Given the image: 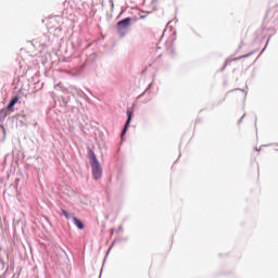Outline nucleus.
Masks as SVG:
<instances>
[{
  "instance_id": "f257e3e1",
  "label": "nucleus",
  "mask_w": 278,
  "mask_h": 278,
  "mask_svg": "<svg viewBox=\"0 0 278 278\" xmlns=\"http://www.w3.org/2000/svg\"><path fill=\"white\" fill-rule=\"evenodd\" d=\"M90 164L92 167V177L93 179H101L103 175V169L101 168V165L99 164V160H97V155L92 154L90 157Z\"/></svg>"
},
{
  "instance_id": "f03ea898",
  "label": "nucleus",
  "mask_w": 278,
  "mask_h": 278,
  "mask_svg": "<svg viewBox=\"0 0 278 278\" xmlns=\"http://www.w3.org/2000/svg\"><path fill=\"white\" fill-rule=\"evenodd\" d=\"M131 25V17H126L116 24L117 34L123 38L127 34V29Z\"/></svg>"
},
{
  "instance_id": "7ed1b4c3",
  "label": "nucleus",
  "mask_w": 278,
  "mask_h": 278,
  "mask_svg": "<svg viewBox=\"0 0 278 278\" xmlns=\"http://www.w3.org/2000/svg\"><path fill=\"white\" fill-rule=\"evenodd\" d=\"M126 114H127L128 118H127L124 129L122 131V138H123V136H125V134H127V129H129V124L131 123V114H132L131 111L127 110Z\"/></svg>"
},
{
  "instance_id": "20e7f679",
  "label": "nucleus",
  "mask_w": 278,
  "mask_h": 278,
  "mask_svg": "<svg viewBox=\"0 0 278 278\" xmlns=\"http://www.w3.org/2000/svg\"><path fill=\"white\" fill-rule=\"evenodd\" d=\"M16 103H18V96H15L10 103L7 106V110H9L10 112H14V106L16 105Z\"/></svg>"
},
{
  "instance_id": "39448f33",
  "label": "nucleus",
  "mask_w": 278,
  "mask_h": 278,
  "mask_svg": "<svg viewBox=\"0 0 278 278\" xmlns=\"http://www.w3.org/2000/svg\"><path fill=\"white\" fill-rule=\"evenodd\" d=\"M73 222H74V225H76V227L78 229H84V223L79 218L74 216Z\"/></svg>"
},
{
  "instance_id": "423d86ee",
  "label": "nucleus",
  "mask_w": 278,
  "mask_h": 278,
  "mask_svg": "<svg viewBox=\"0 0 278 278\" xmlns=\"http://www.w3.org/2000/svg\"><path fill=\"white\" fill-rule=\"evenodd\" d=\"M242 58H249V55H243V56L236 58V59H233V62H236V60H242Z\"/></svg>"
},
{
  "instance_id": "0eeeda50",
  "label": "nucleus",
  "mask_w": 278,
  "mask_h": 278,
  "mask_svg": "<svg viewBox=\"0 0 278 278\" xmlns=\"http://www.w3.org/2000/svg\"><path fill=\"white\" fill-rule=\"evenodd\" d=\"M61 212H62L63 216H66L68 214V212H66V210H62Z\"/></svg>"
},
{
  "instance_id": "6e6552de",
  "label": "nucleus",
  "mask_w": 278,
  "mask_h": 278,
  "mask_svg": "<svg viewBox=\"0 0 278 278\" xmlns=\"http://www.w3.org/2000/svg\"><path fill=\"white\" fill-rule=\"evenodd\" d=\"M65 218H71V214L70 213H67L66 215H65Z\"/></svg>"
}]
</instances>
